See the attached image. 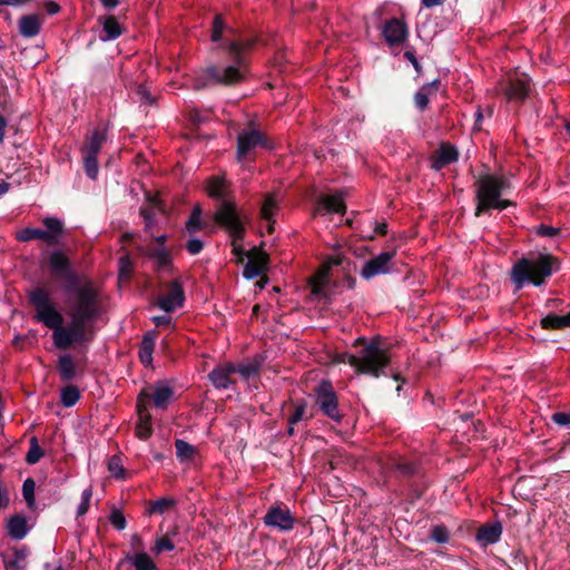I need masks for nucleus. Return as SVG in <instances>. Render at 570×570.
Wrapping results in <instances>:
<instances>
[{
    "label": "nucleus",
    "mask_w": 570,
    "mask_h": 570,
    "mask_svg": "<svg viewBox=\"0 0 570 570\" xmlns=\"http://www.w3.org/2000/svg\"><path fill=\"white\" fill-rule=\"evenodd\" d=\"M233 374H235L234 373V364L226 363V364L215 367L209 373L208 376H209L212 384L216 389L226 390L234 384V381L232 379Z\"/></svg>",
    "instance_id": "21"
},
{
    "label": "nucleus",
    "mask_w": 570,
    "mask_h": 570,
    "mask_svg": "<svg viewBox=\"0 0 570 570\" xmlns=\"http://www.w3.org/2000/svg\"><path fill=\"white\" fill-rule=\"evenodd\" d=\"M500 90L508 101L521 102L528 97L530 80L525 75L514 72L501 82Z\"/></svg>",
    "instance_id": "11"
},
{
    "label": "nucleus",
    "mask_w": 570,
    "mask_h": 570,
    "mask_svg": "<svg viewBox=\"0 0 570 570\" xmlns=\"http://www.w3.org/2000/svg\"><path fill=\"white\" fill-rule=\"evenodd\" d=\"M540 324L544 330H563L570 327V314H548L540 321Z\"/></svg>",
    "instance_id": "31"
},
{
    "label": "nucleus",
    "mask_w": 570,
    "mask_h": 570,
    "mask_svg": "<svg viewBox=\"0 0 570 570\" xmlns=\"http://www.w3.org/2000/svg\"><path fill=\"white\" fill-rule=\"evenodd\" d=\"M108 471L115 479L122 480L126 478V470L122 465L120 456L118 455H112L108 460Z\"/></svg>",
    "instance_id": "40"
},
{
    "label": "nucleus",
    "mask_w": 570,
    "mask_h": 570,
    "mask_svg": "<svg viewBox=\"0 0 570 570\" xmlns=\"http://www.w3.org/2000/svg\"><path fill=\"white\" fill-rule=\"evenodd\" d=\"M106 140V130L99 128L95 129L92 134L87 138V145L82 149V153L98 156Z\"/></svg>",
    "instance_id": "29"
},
{
    "label": "nucleus",
    "mask_w": 570,
    "mask_h": 570,
    "mask_svg": "<svg viewBox=\"0 0 570 570\" xmlns=\"http://www.w3.org/2000/svg\"><path fill=\"white\" fill-rule=\"evenodd\" d=\"M42 225L46 229L27 227L19 230L16 235L17 240L26 243L39 239L50 246L60 245L65 237L63 222L58 217L47 216L42 219Z\"/></svg>",
    "instance_id": "7"
},
{
    "label": "nucleus",
    "mask_w": 570,
    "mask_h": 570,
    "mask_svg": "<svg viewBox=\"0 0 570 570\" xmlns=\"http://www.w3.org/2000/svg\"><path fill=\"white\" fill-rule=\"evenodd\" d=\"M99 22L102 26V35L100 39L102 41H111L119 38L124 33V28L117 21L114 16H105L99 18Z\"/></svg>",
    "instance_id": "27"
},
{
    "label": "nucleus",
    "mask_w": 570,
    "mask_h": 570,
    "mask_svg": "<svg viewBox=\"0 0 570 570\" xmlns=\"http://www.w3.org/2000/svg\"><path fill=\"white\" fill-rule=\"evenodd\" d=\"M445 0H421L422 6L425 8H433L441 6Z\"/></svg>",
    "instance_id": "63"
},
{
    "label": "nucleus",
    "mask_w": 570,
    "mask_h": 570,
    "mask_svg": "<svg viewBox=\"0 0 570 570\" xmlns=\"http://www.w3.org/2000/svg\"><path fill=\"white\" fill-rule=\"evenodd\" d=\"M126 560L134 566L135 570H157L155 562L146 552L128 554Z\"/></svg>",
    "instance_id": "33"
},
{
    "label": "nucleus",
    "mask_w": 570,
    "mask_h": 570,
    "mask_svg": "<svg viewBox=\"0 0 570 570\" xmlns=\"http://www.w3.org/2000/svg\"><path fill=\"white\" fill-rule=\"evenodd\" d=\"M557 259L550 254H533L519 258L511 268V281L517 289L525 284L541 286L551 276Z\"/></svg>",
    "instance_id": "5"
},
{
    "label": "nucleus",
    "mask_w": 570,
    "mask_h": 570,
    "mask_svg": "<svg viewBox=\"0 0 570 570\" xmlns=\"http://www.w3.org/2000/svg\"><path fill=\"white\" fill-rule=\"evenodd\" d=\"M475 187V212L476 217L492 209L503 210L513 205L512 202L501 196L510 188L509 180L497 174H483L474 183Z\"/></svg>",
    "instance_id": "4"
},
{
    "label": "nucleus",
    "mask_w": 570,
    "mask_h": 570,
    "mask_svg": "<svg viewBox=\"0 0 570 570\" xmlns=\"http://www.w3.org/2000/svg\"><path fill=\"white\" fill-rule=\"evenodd\" d=\"M145 397L148 399L149 395L145 391H141L137 397L136 404L138 420L136 423L135 434L140 440H148L153 435L151 414L145 404Z\"/></svg>",
    "instance_id": "15"
},
{
    "label": "nucleus",
    "mask_w": 570,
    "mask_h": 570,
    "mask_svg": "<svg viewBox=\"0 0 570 570\" xmlns=\"http://www.w3.org/2000/svg\"><path fill=\"white\" fill-rule=\"evenodd\" d=\"M214 219L228 232L232 237V252L238 261H243L248 253L240 244L246 229L239 215L234 213L230 204H225L218 213L214 214Z\"/></svg>",
    "instance_id": "6"
},
{
    "label": "nucleus",
    "mask_w": 570,
    "mask_h": 570,
    "mask_svg": "<svg viewBox=\"0 0 570 570\" xmlns=\"http://www.w3.org/2000/svg\"><path fill=\"white\" fill-rule=\"evenodd\" d=\"M247 257L248 261L255 259V263L259 264V267H262L265 271L266 265L268 263V257L265 252H263L261 248L254 247L248 252Z\"/></svg>",
    "instance_id": "48"
},
{
    "label": "nucleus",
    "mask_w": 570,
    "mask_h": 570,
    "mask_svg": "<svg viewBox=\"0 0 570 570\" xmlns=\"http://www.w3.org/2000/svg\"><path fill=\"white\" fill-rule=\"evenodd\" d=\"M6 128H7V120L6 118L0 114V142L3 141L6 136Z\"/></svg>",
    "instance_id": "62"
},
{
    "label": "nucleus",
    "mask_w": 570,
    "mask_h": 570,
    "mask_svg": "<svg viewBox=\"0 0 570 570\" xmlns=\"http://www.w3.org/2000/svg\"><path fill=\"white\" fill-rule=\"evenodd\" d=\"M109 521L114 525V528L118 531H121L126 528L127 521L122 511L118 508H112L109 515Z\"/></svg>",
    "instance_id": "45"
},
{
    "label": "nucleus",
    "mask_w": 570,
    "mask_h": 570,
    "mask_svg": "<svg viewBox=\"0 0 570 570\" xmlns=\"http://www.w3.org/2000/svg\"><path fill=\"white\" fill-rule=\"evenodd\" d=\"M264 269L259 267V264L255 263V259H249L244 268V276L247 279H253L263 274Z\"/></svg>",
    "instance_id": "49"
},
{
    "label": "nucleus",
    "mask_w": 570,
    "mask_h": 570,
    "mask_svg": "<svg viewBox=\"0 0 570 570\" xmlns=\"http://www.w3.org/2000/svg\"><path fill=\"white\" fill-rule=\"evenodd\" d=\"M502 534V525L499 522L487 523L479 528L476 540L482 546H489L498 542Z\"/></svg>",
    "instance_id": "26"
},
{
    "label": "nucleus",
    "mask_w": 570,
    "mask_h": 570,
    "mask_svg": "<svg viewBox=\"0 0 570 570\" xmlns=\"http://www.w3.org/2000/svg\"><path fill=\"white\" fill-rule=\"evenodd\" d=\"M395 254V250L382 252L366 261L361 269V276L364 279H371L377 275L389 273L391 269V262Z\"/></svg>",
    "instance_id": "14"
},
{
    "label": "nucleus",
    "mask_w": 570,
    "mask_h": 570,
    "mask_svg": "<svg viewBox=\"0 0 570 570\" xmlns=\"http://www.w3.org/2000/svg\"><path fill=\"white\" fill-rule=\"evenodd\" d=\"M225 23L220 14L215 16L212 27L210 39L214 42H218L223 39V31L225 30Z\"/></svg>",
    "instance_id": "47"
},
{
    "label": "nucleus",
    "mask_w": 570,
    "mask_h": 570,
    "mask_svg": "<svg viewBox=\"0 0 570 570\" xmlns=\"http://www.w3.org/2000/svg\"><path fill=\"white\" fill-rule=\"evenodd\" d=\"M31 0H0V7H13L19 8L30 2Z\"/></svg>",
    "instance_id": "60"
},
{
    "label": "nucleus",
    "mask_w": 570,
    "mask_h": 570,
    "mask_svg": "<svg viewBox=\"0 0 570 570\" xmlns=\"http://www.w3.org/2000/svg\"><path fill=\"white\" fill-rule=\"evenodd\" d=\"M80 399V392L77 386L68 385L61 390L60 402L66 407L73 406Z\"/></svg>",
    "instance_id": "35"
},
{
    "label": "nucleus",
    "mask_w": 570,
    "mask_h": 570,
    "mask_svg": "<svg viewBox=\"0 0 570 570\" xmlns=\"http://www.w3.org/2000/svg\"><path fill=\"white\" fill-rule=\"evenodd\" d=\"M140 214L144 218L146 232L149 233L150 235H153V228L155 226V219H154L153 215L146 209H141Z\"/></svg>",
    "instance_id": "54"
},
{
    "label": "nucleus",
    "mask_w": 570,
    "mask_h": 570,
    "mask_svg": "<svg viewBox=\"0 0 570 570\" xmlns=\"http://www.w3.org/2000/svg\"><path fill=\"white\" fill-rule=\"evenodd\" d=\"M22 556L16 552L12 559L6 561V570H20V561Z\"/></svg>",
    "instance_id": "56"
},
{
    "label": "nucleus",
    "mask_w": 570,
    "mask_h": 570,
    "mask_svg": "<svg viewBox=\"0 0 570 570\" xmlns=\"http://www.w3.org/2000/svg\"><path fill=\"white\" fill-rule=\"evenodd\" d=\"M257 147L269 148L264 132L255 128H247L237 135L236 159L245 161L253 156Z\"/></svg>",
    "instance_id": "9"
},
{
    "label": "nucleus",
    "mask_w": 570,
    "mask_h": 570,
    "mask_svg": "<svg viewBox=\"0 0 570 570\" xmlns=\"http://www.w3.org/2000/svg\"><path fill=\"white\" fill-rule=\"evenodd\" d=\"M175 503L176 502L174 499L160 498L150 504V507L148 509V513L149 514H163L164 512H166L167 510L173 508L175 505Z\"/></svg>",
    "instance_id": "42"
},
{
    "label": "nucleus",
    "mask_w": 570,
    "mask_h": 570,
    "mask_svg": "<svg viewBox=\"0 0 570 570\" xmlns=\"http://www.w3.org/2000/svg\"><path fill=\"white\" fill-rule=\"evenodd\" d=\"M91 498H92V488L88 487L81 493V501L77 508V519L83 517L88 512L90 502H91Z\"/></svg>",
    "instance_id": "44"
},
{
    "label": "nucleus",
    "mask_w": 570,
    "mask_h": 570,
    "mask_svg": "<svg viewBox=\"0 0 570 570\" xmlns=\"http://www.w3.org/2000/svg\"><path fill=\"white\" fill-rule=\"evenodd\" d=\"M343 255L341 254H334V255H331L328 256L323 265H322V269H321V273H320V276L321 277H326V275L328 274V272L335 267V266H338L342 264L343 262Z\"/></svg>",
    "instance_id": "46"
},
{
    "label": "nucleus",
    "mask_w": 570,
    "mask_h": 570,
    "mask_svg": "<svg viewBox=\"0 0 570 570\" xmlns=\"http://www.w3.org/2000/svg\"><path fill=\"white\" fill-rule=\"evenodd\" d=\"M45 455L43 450L40 448L38 443V439L32 436L30 439V448L26 455V462L30 465L36 464L40 461V459Z\"/></svg>",
    "instance_id": "39"
},
{
    "label": "nucleus",
    "mask_w": 570,
    "mask_h": 570,
    "mask_svg": "<svg viewBox=\"0 0 570 570\" xmlns=\"http://www.w3.org/2000/svg\"><path fill=\"white\" fill-rule=\"evenodd\" d=\"M356 353H342L336 356V362L348 363L357 374L371 375L375 379L386 375V368L392 362L390 350L380 337L367 341L358 337L355 343Z\"/></svg>",
    "instance_id": "3"
},
{
    "label": "nucleus",
    "mask_w": 570,
    "mask_h": 570,
    "mask_svg": "<svg viewBox=\"0 0 570 570\" xmlns=\"http://www.w3.org/2000/svg\"><path fill=\"white\" fill-rule=\"evenodd\" d=\"M156 331H148L144 334L142 341L139 346V358L140 362L148 366L153 362V352L155 348Z\"/></svg>",
    "instance_id": "28"
},
{
    "label": "nucleus",
    "mask_w": 570,
    "mask_h": 570,
    "mask_svg": "<svg viewBox=\"0 0 570 570\" xmlns=\"http://www.w3.org/2000/svg\"><path fill=\"white\" fill-rule=\"evenodd\" d=\"M404 58L412 63V66L414 67V69L416 71H421V65H420L419 60L416 59L413 50H405Z\"/></svg>",
    "instance_id": "58"
},
{
    "label": "nucleus",
    "mask_w": 570,
    "mask_h": 570,
    "mask_svg": "<svg viewBox=\"0 0 570 570\" xmlns=\"http://www.w3.org/2000/svg\"><path fill=\"white\" fill-rule=\"evenodd\" d=\"M142 254L154 262L156 272L174 273L173 256L165 246L148 247Z\"/></svg>",
    "instance_id": "17"
},
{
    "label": "nucleus",
    "mask_w": 570,
    "mask_h": 570,
    "mask_svg": "<svg viewBox=\"0 0 570 570\" xmlns=\"http://www.w3.org/2000/svg\"><path fill=\"white\" fill-rule=\"evenodd\" d=\"M145 392L149 395L148 399L145 397V404L148 406L149 401L153 400L154 405L163 410L167 409L174 396L173 389L164 382H156L153 393Z\"/></svg>",
    "instance_id": "20"
},
{
    "label": "nucleus",
    "mask_w": 570,
    "mask_h": 570,
    "mask_svg": "<svg viewBox=\"0 0 570 570\" xmlns=\"http://www.w3.org/2000/svg\"><path fill=\"white\" fill-rule=\"evenodd\" d=\"M459 158L458 149L448 144L443 142L438 151L432 156V168L434 170H441L445 166L456 161Z\"/></svg>",
    "instance_id": "22"
},
{
    "label": "nucleus",
    "mask_w": 570,
    "mask_h": 570,
    "mask_svg": "<svg viewBox=\"0 0 570 570\" xmlns=\"http://www.w3.org/2000/svg\"><path fill=\"white\" fill-rule=\"evenodd\" d=\"M474 125H473V130L474 131H480L482 129V120H483V110L481 108V106H479L475 110V114H474Z\"/></svg>",
    "instance_id": "59"
},
{
    "label": "nucleus",
    "mask_w": 570,
    "mask_h": 570,
    "mask_svg": "<svg viewBox=\"0 0 570 570\" xmlns=\"http://www.w3.org/2000/svg\"><path fill=\"white\" fill-rule=\"evenodd\" d=\"M204 248V243L199 238H190L186 243V249L190 255L199 254Z\"/></svg>",
    "instance_id": "52"
},
{
    "label": "nucleus",
    "mask_w": 570,
    "mask_h": 570,
    "mask_svg": "<svg viewBox=\"0 0 570 570\" xmlns=\"http://www.w3.org/2000/svg\"><path fill=\"white\" fill-rule=\"evenodd\" d=\"M132 268V264L128 256H122L119 258V273L120 276H127L129 275L130 271Z\"/></svg>",
    "instance_id": "55"
},
{
    "label": "nucleus",
    "mask_w": 570,
    "mask_h": 570,
    "mask_svg": "<svg viewBox=\"0 0 570 570\" xmlns=\"http://www.w3.org/2000/svg\"><path fill=\"white\" fill-rule=\"evenodd\" d=\"M35 490H36L35 480L32 478L26 479L22 484V495L27 503V507L30 510H35V508H36Z\"/></svg>",
    "instance_id": "37"
},
{
    "label": "nucleus",
    "mask_w": 570,
    "mask_h": 570,
    "mask_svg": "<svg viewBox=\"0 0 570 570\" xmlns=\"http://www.w3.org/2000/svg\"><path fill=\"white\" fill-rule=\"evenodd\" d=\"M47 12L49 14H56L60 10V6L53 1H50L46 4Z\"/></svg>",
    "instance_id": "61"
},
{
    "label": "nucleus",
    "mask_w": 570,
    "mask_h": 570,
    "mask_svg": "<svg viewBox=\"0 0 570 570\" xmlns=\"http://www.w3.org/2000/svg\"><path fill=\"white\" fill-rule=\"evenodd\" d=\"M263 522L268 528H274L279 531H291L294 528L295 518L288 508L276 504L267 510Z\"/></svg>",
    "instance_id": "13"
},
{
    "label": "nucleus",
    "mask_w": 570,
    "mask_h": 570,
    "mask_svg": "<svg viewBox=\"0 0 570 570\" xmlns=\"http://www.w3.org/2000/svg\"><path fill=\"white\" fill-rule=\"evenodd\" d=\"M440 80L435 79L424 83L414 95V104L421 111L425 110L430 104V97L435 96L440 88Z\"/></svg>",
    "instance_id": "25"
},
{
    "label": "nucleus",
    "mask_w": 570,
    "mask_h": 570,
    "mask_svg": "<svg viewBox=\"0 0 570 570\" xmlns=\"http://www.w3.org/2000/svg\"><path fill=\"white\" fill-rule=\"evenodd\" d=\"M259 367L261 363L256 361L234 364V373L240 374L244 379H249L258 373Z\"/></svg>",
    "instance_id": "38"
},
{
    "label": "nucleus",
    "mask_w": 570,
    "mask_h": 570,
    "mask_svg": "<svg viewBox=\"0 0 570 570\" xmlns=\"http://www.w3.org/2000/svg\"><path fill=\"white\" fill-rule=\"evenodd\" d=\"M430 539L438 543H446L450 540L449 529L443 524H436L431 528Z\"/></svg>",
    "instance_id": "43"
},
{
    "label": "nucleus",
    "mask_w": 570,
    "mask_h": 570,
    "mask_svg": "<svg viewBox=\"0 0 570 570\" xmlns=\"http://www.w3.org/2000/svg\"><path fill=\"white\" fill-rule=\"evenodd\" d=\"M382 35L390 47L403 43L409 37V29L404 20L392 18L384 22Z\"/></svg>",
    "instance_id": "16"
},
{
    "label": "nucleus",
    "mask_w": 570,
    "mask_h": 570,
    "mask_svg": "<svg viewBox=\"0 0 570 570\" xmlns=\"http://www.w3.org/2000/svg\"><path fill=\"white\" fill-rule=\"evenodd\" d=\"M346 212V205L344 202V195L342 191H336L332 195H323L320 197L315 213L320 215L325 214H341L344 215Z\"/></svg>",
    "instance_id": "18"
},
{
    "label": "nucleus",
    "mask_w": 570,
    "mask_h": 570,
    "mask_svg": "<svg viewBox=\"0 0 570 570\" xmlns=\"http://www.w3.org/2000/svg\"><path fill=\"white\" fill-rule=\"evenodd\" d=\"M206 189L210 198L220 200V205L215 213H218L225 204H230L233 206L234 213L238 214L236 203L232 197L230 183L227 181L225 177L214 176L209 178Z\"/></svg>",
    "instance_id": "12"
},
{
    "label": "nucleus",
    "mask_w": 570,
    "mask_h": 570,
    "mask_svg": "<svg viewBox=\"0 0 570 570\" xmlns=\"http://www.w3.org/2000/svg\"><path fill=\"white\" fill-rule=\"evenodd\" d=\"M51 274L63 281V291L70 299L71 323L63 326V315L52 301L50 292L43 287H36L29 292L28 298L35 308V320L52 330L53 344L59 350H67L73 344H81L92 340L91 324L99 316V294L94 283L81 277L72 267L67 254L61 249H53L48 256Z\"/></svg>",
    "instance_id": "1"
},
{
    "label": "nucleus",
    "mask_w": 570,
    "mask_h": 570,
    "mask_svg": "<svg viewBox=\"0 0 570 570\" xmlns=\"http://www.w3.org/2000/svg\"><path fill=\"white\" fill-rule=\"evenodd\" d=\"M29 532L27 518L14 514L7 521V534L13 540H22Z\"/></svg>",
    "instance_id": "24"
},
{
    "label": "nucleus",
    "mask_w": 570,
    "mask_h": 570,
    "mask_svg": "<svg viewBox=\"0 0 570 570\" xmlns=\"http://www.w3.org/2000/svg\"><path fill=\"white\" fill-rule=\"evenodd\" d=\"M57 368L62 381L69 382L76 376V365L69 354L58 358Z\"/></svg>",
    "instance_id": "32"
},
{
    "label": "nucleus",
    "mask_w": 570,
    "mask_h": 570,
    "mask_svg": "<svg viewBox=\"0 0 570 570\" xmlns=\"http://www.w3.org/2000/svg\"><path fill=\"white\" fill-rule=\"evenodd\" d=\"M83 167L87 176L96 179L98 176V156L82 153Z\"/></svg>",
    "instance_id": "41"
},
{
    "label": "nucleus",
    "mask_w": 570,
    "mask_h": 570,
    "mask_svg": "<svg viewBox=\"0 0 570 570\" xmlns=\"http://www.w3.org/2000/svg\"><path fill=\"white\" fill-rule=\"evenodd\" d=\"M551 420L560 426H568L570 425V413L556 412L552 414Z\"/></svg>",
    "instance_id": "53"
},
{
    "label": "nucleus",
    "mask_w": 570,
    "mask_h": 570,
    "mask_svg": "<svg viewBox=\"0 0 570 570\" xmlns=\"http://www.w3.org/2000/svg\"><path fill=\"white\" fill-rule=\"evenodd\" d=\"M184 282L180 277L174 278L167 286V292L157 298L156 305L169 314L185 304Z\"/></svg>",
    "instance_id": "10"
},
{
    "label": "nucleus",
    "mask_w": 570,
    "mask_h": 570,
    "mask_svg": "<svg viewBox=\"0 0 570 570\" xmlns=\"http://www.w3.org/2000/svg\"><path fill=\"white\" fill-rule=\"evenodd\" d=\"M279 210V200L275 193L266 194L261 206V218L268 223L267 232H274L275 216Z\"/></svg>",
    "instance_id": "19"
},
{
    "label": "nucleus",
    "mask_w": 570,
    "mask_h": 570,
    "mask_svg": "<svg viewBox=\"0 0 570 570\" xmlns=\"http://www.w3.org/2000/svg\"><path fill=\"white\" fill-rule=\"evenodd\" d=\"M175 449L176 456L180 463L193 462L195 458L198 455V450L196 446L180 439H177L175 441Z\"/></svg>",
    "instance_id": "30"
},
{
    "label": "nucleus",
    "mask_w": 570,
    "mask_h": 570,
    "mask_svg": "<svg viewBox=\"0 0 570 570\" xmlns=\"http://www.w3.org/2000/svg\"><path fill=\"white\" fill-rule=\"evenodd\" d=\"M306 402L305 401H298L293 403V412L289 414L287 419V423L289 425H296L298 422L303 420H308L306 416ZM312 415L309 416V419Z\"/></svg>",
    "instance_id": "36"
},
{
    "label": "nucleus",
    "mask_w": 570,
    "mask_h": 570,
    "mask_svg": "<svg viewBox=\"0 0 570 570\" xmlns=\"http://www.w3.org/2000/svg\"><path fill=\"white\" fill-rule=\"evenodd\" d=\"M202 208L199 205H196L190 215H189V218L188 220L186 222V230L189 233V234H195L197 232H200L203 228H204V224H203V220H202Z\"/></svg>",
    "instance_id": "34"
},
{
    "label": "nucleus",
    "mask_w": 570,
    "mask_h": 570,
    "mask_svg": "<svg viewBox=\"0 0 570 570\" xmlns=\"http://www.w3.org/2000/svg\"><path fill=\"white\" fill-rule=\"evenodd\" d=\"M157 327L169 326L171 324V317L169 315H159L151 318Z\"/></svg>",
    "instance_id": "57"
},
{
    "label": "nucleus",
    "mask_w": 570,
    "mask_h": 570,
    "mask_svg": "<svg viewBox=\"0 0 570 570\" xmlns=\"http://www.w3.org/2000/svg\"><path fill=\"white\" fill-rule=\"evenodd\" d=\"M101 4L108 9H115L119 4V0H100Z\"/></svg>",
    "instance_id": "64"
},
{
    "label": "nucleus",
    "mask_w": 570,
    "mask_h": 570,
    "mask_svg": "<svg viewBox=\"0 0 570 570\" xmlns=\"http://www.w3.org/2000/svg\"><path fill=\"white\" fill-rule=\"evenodd\" d=\"M254 45L255 40L253 39H226V45L222 47L226 49L227 57L232 63L222 68L217 66L206 68L204 75L195 79L194 88L203 89L212 85L232 86L240 82L247 71L246 55Z\"/></svg>",
    "instance_id": "2"
},
{
    "label": "nucleus",
    "mask_w": 570,
    "mask_h": 570,
    "mask_svg": "<svg viewBox=\"0 0 570 570\" xmlns=\"http://www.w3.org/2000/svg\"><path fill=\"white\" fill-rule=\"evenodd\" d=\"M313 396L317 410L336 424L343 421V413L340 409L338 396L330 380H322L314 389Z\"/></svg>",
    "instance_id": "8"
},
{
    "label": "nucleus",
    "mask_w": 570,
    "mask_h": 570,
    "mask_svg": "<svg viewBox=\"0 0 570 570\" xmlns=\"http://www.w3.org/2000/svg\"><path fill=\"white\" fill-rule=\"evenodd\" d=\"M42 19L39 14H26L18 21L19 33L23 38H33L41 31Z\"/></svg>",
    "instance_id": "23"
},
{
    "label": "nucleus",
    "mask_w": 570,
    "mask_h": 570,
    "mask_svg": "<svg viewBox=\"0 0 570 570\" xmlns=\"http://www.w3.org/2000/svg\"><path fill=\"white\" fill-rule=\"evenodd\" d=\"M559 233H560L559 228H556V227H552L549 225H544V224H541L535 228V234L541 237L552 238V237H556L557 235H559Z\"/></svg>",
    "instance_id": "51"
},
{
    "label": "nucleus",
    "mask_w": 570,
    "mask_h": 570,
    "mask_svg": "<svg viewBox=\"0 0 570 570\" xmlns=\"http://www.w3.org/2000/svg\"><path fill=\"white\" fill-rule=\"evenodd\" d=\"M175 549L174 542L168 537L158 538L155 542L154 552L159 554L164 551H173Z\"/></svg>",
    "instance_id": "50"
}]
</instances>
